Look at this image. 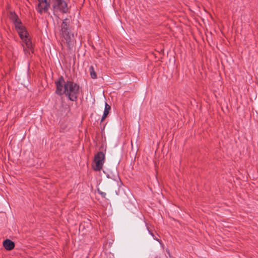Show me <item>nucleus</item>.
<instances>
[{"instance_id": "1", "label": "nucleus", "mask_w": 258, "mask_h": 258, "mask_svg": "<svg viewBox=\"0 0 258 258\" xmlns=\"http://www.w3.org/2000/svg\"><path fill=\"white\" fill-rule=\"evenodd\" d=\"M55 93L58 95L65 94L69 100L72 101H76L79 94V85L71 81H65L63 77H60L58 80L55 81Z\"/></svg>"}, {"instance_id": "2", "label": "nucleus", "mask_w": 258, "mask_h": 258, "mask_svg": "<svg viewBox=\"0 0 258 258\" xmlns=\"http://www.w3.org/2000/svg\"><path fill=\"white\" fill-rule=\"evenodd\" d=\"M61 33L66 41L68 46L71 48L73 45L74 34L70 31V20L69 19L63 20L61 25Z\"/></svg>"}, {"instance_id": "3", "label": "nucleus", "mask_w": 258, "mask_h": 258, "mask_svg": "<svg viewBox=\"0 0 258 258\" xmlns=\"http://www.w3.org/2000/svg\"><path fill=\"white\" fill-rule=\"evenodd\" d=\"M19 35L22 40L25 42L26 46L28 49H31L32 43L30 40L28 38V33L26 30L25 27L22 24L19 26L18 27L16 28Z\"/></svg>"}, {"instance_id": "4", "label": "nucleus", "mask_w": 258, "mask_h": 258, "mask_svg": "<svg viewBox=\"0 0 258 258\" xmlns=\"http://www.w3.org/2000/svg\"><path fill=\"white\" fill-rule=\"evenodd\" d=\"M105 158V155L102 152H98L94 157L95 165L93 166V169L95 171H100L102 168L104 160Z\"/></svg>"}, {"instance_id": "5", "label": "nucleus", "mask_w": 258, "mask_h": 258, "mask_svg": "<svg viewBox=\"0 0 258 258\" xmlns=\"http://www.w3.org/2000/svg\"><path fill=\"white\" fill-rule=\"evenodd\" d=\"M36 9L39 13L47 12L50 7V1H39Z\"/></svg>"}, {"instance_id": "6", "label": "nucleus", "mask_w": 258, "mask_h": 258, "mask_svg": "<svg viewBox=\"0 0 258 258\" xmlns=\"http://www.w3.org/2000/svg\"><path fill=\"white\" fill-rule=\"evenodd\" d=\"M53 8L55 10H59L63 13H67L68 10L66 1H55Z\"/></svg>"}, {"instance_id": "7", "label": "nucleus", "mask_w": 258, "mask_h": 258, "mask_svg": "<svg viewBox=\"0 0 258 258\" xmlns=\"http://www.w3.org/2000/svg\"><path fill=\"white\" fill-rule=\"evenodd\" d=\"M9 17L10 20L15 24V28L18 27L19 26L22 24L21 20L14 12L10 11Z\"/></svg>"}, {"instance_id": "8", "label": "nucleus", "mask_w": 258, "mask_h": 258, "mask_svg": "<svg viewBox=\"0 0 258 258\" xmlns=\"http://www.w3.org/2000/svg\"><path fill=\"white\" fill-rule=\"evenodd\" d=\"M3 246L7 250H11L15 247V243L10 239H6L3 242Z\"/></svg>"}, {"instance_id": "9", "label": "nucleus", "mask_w": 258, "mask_h": 258, "mask_svg": "<svg viewBox=\"0 0 258 258\" xmlns=\"http://www.w3.org/2000/svg\"><path fill=\"white\" fill-rule=\"evenodd\" d=\"M89 72L91 76V77L93 79H96L97 78V75L96 72H95L94 68L93 66H91L89 68Z\"/></svg>"}, {"instance_id": "10", "label": "nucleus", "mask_w": 258, "mask_h": 258, "mask_svg": "<svg viewBox=\"0 0 258 258\" xmlns=\"http://www.w3.org/2000/svg\"><path fill=\"white\" fill-rule=\"evenodd\" d=\"M108 113H109L108 111H105V110L104 111L103 116L101 119V122H102L106 118V117L108 115Z\"/></svg>"}, {"instance_id": "11", "label": "nucleus", "mask_w": 258, "mask_h": 258, "mask_svg": "<svg viewBox=\"0 0 258 258\" xmlns=\"http://www.w3.org/2000/svg\"><path fill=\"white\" fill-rule=\"evenodd\" d=\"M110 108V106L107 103H105L104 110L108 111L109 112Z\"/></svg>"}, {"instance_id": "12", "label": "nucleus", "mask_w": 258, "mask_h": 258, "mask_svg": "<svg viewBox=\"0 0 258 258\" xmlns=\"http://www.w3.org/2000/svg\"><path fill=\"white\" fill-rule=\"evenodd\" d=\"M98 193L101 195V196L103 197V198H105V196L106 195V193L105 192H104L103 191H101L100 190H99V189H98Z\"/></svg>"}, {"instance_id": "13", "label": "nucleus", "mask_w": 258, "mask_h": 258, "mask_svg": "<svg viewBox=\"0 0 258 258\" xmlns=\"http://www.w3.org/2000/svg\"><path fill=\"white\" fill-rule=\"evenodd\" d=\"M150 233H151V234L153 236H154V235H153V234L152 233L150 232Z\"/></svg>"}, {"instance_id": "14", "label": "nucleus", "mask_w": 258, "mask_h": 258, "mask_svg": "<svg viewBox=\"0 0 258 258\" xmlns=\"http://www.w3.org/2000/svg\"><path fill=\"white\" fill-rule=\"evenodd\" d=\"M154 239H156V240H157V241H159L158 239H157V238H155Z\"/></svg>"}]
</instances>
